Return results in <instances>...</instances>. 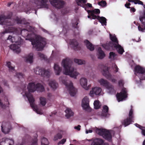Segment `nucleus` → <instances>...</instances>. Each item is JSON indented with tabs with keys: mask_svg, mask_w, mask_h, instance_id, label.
Wrapping results in <instances>:
<instances>
[{
	"mask_svg": "<svg viewBox=\"0 0 145 145\" xmlns=\"http://www.w3.org/2000/svg\"><path fill=\"white\" fill-rule=\"evenodd\" d=\"M72 61L71 59L66 58L63 60L61 64L64 68V74L69 75L71 77L75 79L78 75V73L74 71V67L72 66Z\"/></svg>",
	"mask_w": 145,
	"mask_h": 145,
	"instance_id": "f257e3e1",
	"label": "nucleus"
},
{
	"mask_svg": "<svg viewBox=\"0 0 145 145\" xmlns=\"http://www.w3.org/2000/svg\"><path fill=\"white\" fill-rule=\"evenodd\" d=\"M48 0H30L29 4L27 6L26 13H30L31 10L37 8L44 7L48 8V5L46 4Z\"/></svg>",
	"mask_w": 145,
	"mask_h": 145,
	"instance_id": "f03ea898",
	"label": "nucleus"
},
{
	"mask_svg": "<svg viewBox=\"0 0 145 145\" xmlns=\"http://www.w3.org/2000/svg\"><path fill=\"white\" fill-rule=\"evenodd\" d=\"M28 40L31 42L33 47L35 48L38 50H41L45 46L46 43L42 38H30Z\"/></svg>",
	"mask_w": 145,
	"mask_h": 145,
	"instance_id": "7ed1b4c3",
	"label": "nucleus"
},
{
	"mask_svg": "<svg viewBox=\"0 0 145 145\" xmlns=\"http://www.w3.org/2000/svg\"><path fill=\"white\" fill-rule=\"evenodd\" d=\"M96 132L99 135L109 141H111L112 137L114 134V132L113 130L104 129L97 128Z\"/></svg>",
	"mask_w": 145,
	"mask_h": 145,
	"instance_id": "20e7f679",
	"label": "nucleus"
},
{
	"mask_svg": "<svg viewBox=\"0 0 145 145\" xmlns=\"http://www.w3.org/2000/svg\"><path fill=\"white\" fill-rule=\"evenodd\" d=\"M25 95L27 98L30 103V105L33 110L36 111L37 113L40 114H42V112L38 108L37 106L35 105L34 102L35 99L33 97L31 92H33L34 91H24Z\"/></svg>",
	"mask_w": 145,
	"mask_h": 145,
	"instance_id": "39448f33",
	"label": "nucleus"
},
{
	"mask_svg": "<svg viewBox=\"0 0 145 145\" xmlns=\"http://www.w3.org/2000/svg\"><path fill=\"white\" fill-rule=\"evenodd\" d=\"M135 74L138 76L140 80H145V68L139 65H136L134 68Z\"/></svg>",
	"mask_w": 145,
	"mask_h": 145,
	"instance_id": "423d86ee",
	"label": "nucleus"
},
{
	"mask_svg": "<svg viewBox=\"0 0 145 145\" xmlns=\"http://www.w3.org/2000/svg\"><path fill=\"white\" fill-rule=\"evenodd\" d=\"M28 91H44V88L41 84H35L34 82H30L27 87Z\"/></svg>",
	"mask_w": 145,
	"mask_h": 145,
	"instance_id": "0eeeda50",
	"label": "nucleus"
},
{
	"mask_svg": "<svg viewBox=\"0 0 145 145\" xmlns=\"http://www.w3.org/2000/svg\"><path fill=\"white\" fill-rule=\"evenodd\" d=\"M87 0H76V1L77 5L80 6L84 8L88 12V18H91V10H89V9L91 8V4L88 3L87 4L86 3L87 2Z\"/></svg>",
	"mask_w": 145,
	"mask_h": 145,
	"instance_id": "6e6552de",
	"label": "nucleus"
},
{
	"mask_svg": "<svg viewBox=\"0 0 145 145\" xmlns=\"http://www.w3.org/2000/svg\"><path fill=\"white\" fill-rule=\"evenodd\" d=\"M51 4L56 8L60 9L63 7L65 2L60 0H49Z\"/></svg>",
	"mask_w": 145,
	"mask_h": 145,
	"instance_id": "1a4fd4ad",
	"label": "nucleus"
},
{
	"mask_svg": "<svg viewBox=\"0 0 145 145\" xmlns=\"http://www.w3.org/2000/svg\"><path fill=\"white\" fill-rule=\"evenodd\" d=\"M127 97V94L126 91H121L120 93H117L116 97L118 102L125 100Z\"/></svg>",
	"mask_w": 145,
	"mask_h": 145,
	"instance_id": "9d476101",
	"label": "nucleus"
},
{
	"mask_svg": "<svg viewBox=\"0 0 145 145\" xmlns=\"http://www.w3.org/2000/svg\"><path fill=\"white\" fill-rule=\"evenodd\" d=\"M133 114V110L131 109L129 111V118L124 120L122 123L124 125L125 127H126L129 125L131 123L134 122L133 119V116L132 115Z\"/></svg>",
	"mask_w": 145,
	"mask_h": 145,
	"instance_id": "9b49d317",
	"label": "nucleus"
},
{
	"mask_svg": "<svg viewBox=\"0 0 145 145\" xmlns=\"http://www.w3.org/2000/svg\"><path fill=\"white\" fill-rule=\"evenodd\" d=\"M35 71V73L37 74L41 75L43 77H48L50 76V72L48 70H45L44 69H41Z\"/></svg>",
	"mask_w": 145,
	"mask_h": 145,
	"instance_id": "f8f14e48",
	"label": "nucleus"
},
{
	"mask_svg": "<svg viewBox=\"0 0 145 145\" xmlns=\"http://www.w3.org/2000/svg\"><path fill=\"white\" fill-rule=\"evenodd\" d=\"M1 131L5 134H7L10 132L11 126L8 123L3 122L1 126Z\"/></svg>",
	"mask_w": 145,
	"mask_h": 145,
	"instance_id": "ddd939ff",
	"label": "nucleus"
},
{
	"mask_svg": "<svg viewBox=\"0 0 145 145\" xmlns=\"http://www.w3.org/2000/svg\"><path fill=\"white\" fill-rule=\"evenodd\" d=\"M99 82L101 85L105 86L108 89H112L113 88V86L106 80L101 79L99 80Z\"/></svg>",
	"mask_w": 145,
	"mask_h": 145,
	"instance_id": "4468645a",
	"label": "nucleus"
},
{
	"mask_svg": "<svg viewBox=\"0 0 145 145\" xmlns=\"http://www.w3.org/2000/svg\"><path fill=\"white\" fill-rule=\"evenodd\" d=\"M82 106L83 109L86 110L89 108V99L87 97H84L82 100Z\"/></svg>",
	"mask_w": 145,
	"mask_h": 145,
	"instance_id": "2eb2a0df",
	"label": "nucleus"
},
{
	"mask_svg": "<svg viewBox=\"0 0 145 145\" xmlns=\"http://www.w3.org/2000/svg\"><path fill=\"white\" fill-rule=\"evenodd\" d=\"M69 44L70 45L72 46L73 49L74 50H80L78 43L76 39H70L69 41Z\"/></svg>",
	"mask_w": 145,
	"mask_h": 145,
	"instance_id": "dca6fc26",
	"label": "nucleus"
},
{
	"mask_svg": "<svg viewBox=\"0 0 145 145\" xmlns=\"http://www.w3.org/2000/svg\"><path fill=\"white\" fill-rule=\"evenodd\" d=\"M62 82L65 86L69 91H75V88L73 86V84L72 82L68 83L65 80H62Z\"/></svg>",
	"mask_w": 145,
	"mask_h": 145,
	"instance_id": "f3484780",
	"label": "nucleus"
},
{
	"mask_svg": "<svg viewBox=\"0 0 145 145\" xmlns=\"http://www.w3.org/2000/svg\"><path fill=\"white\" fill-rule=\"evenodd\" d=\"M100 12V10L99 9H94L91 10V19H96L99 16L98 15Z\"/></svg>",
	"mask_w": 145,
	"mask_h": 145,
	"instance_id": "a211bd4d",
	"label": "nucleus"
},
{
	"mask_svg": "<svg viewBox=\"0 0 145 145\" xmlns=\"http://www.w3.org/2000/svg\"><path fill=\"white\" fill-rule=\"evenodd\" d=\"M12 16V14L11 13H8L7 16L4 14H2L0 15V24L2 25L5 24L4 22H2V21L6 19H10Z\"/></svg>",
	"mask_w": 145,
	"mask_h": 145,
	"instance_id": "6ab92c4d",
	"label": "nucleus"
},
{
	"mask_svg": "<svg viewBox=\"0 0 145 145\" xmlns=\"http://www.w3.org/2000/svg\"><path fill=\"white\" fill-rule=\"evenodd\" d=\"M102 46L105 49L107 50H112L114 48V45L113 44V42L111 41L106 43V44H103Z\"/></svg>",
	"mask_w": 145,
	"mask_h": 145,
	"instance_id": "aec40b11",
	"label": "nucleus"
},
{
	"mask_svg": "<svg viewBox=\"0 0 145 145\" xmlns=\"http://www.w3.org/2000/svg\"><path fill=\"white\" fill-rule=\"evenodd\" d=\"M91 145H103V140L99 138H96L91 140Z\"/></svg>",
	"mask_w": 145,
	"mask_h": 145,
	"instance_id": "412c9836",
	"label": "nucleus"
},
{
	"mask_svg": "<svg viewBox=\"0 0 145 145\" xmlns=\"http://www.w3.org/2000/svg\"><path fill=\"white\" fill-rule=\"evenodd\" d=\"M14 143V141L12 140L6 138L4 141H2L0 144V145H12Z\"/></svg>",
	"mask_w": 145,
	"mask_h": 145,
	"instance_id": "4be33fe9",
	"label": "nucleus"
},
{
	"mask_svg": "<svg viewBox=\"0 0 145 145\" xmlns=\"http://www.w3.org/2000/svg\"><path fill=\"white\" fill-rule=\"evenodd\" d=\"M54 68L56 74L57 75H59L62 70L61 68L57 63L54 64Z\"/></svg>",
	"mask_w": 145,
	"mask_h": 145,
	"instance_id": "5701e85b",
	"label": "nucleus"
},
{
	"mask_svg": "<svg viewBox=\"0 0 145 145\" xmlns=\"http://www.w3.org/2000/svg\"><path fill=\"white\" fill-rule=\"evenodd\" d=\"M10 48L11 49L14 51L17 54L19 53L20 51L19 46L16 44L10 45Z\"/></svg>",
	"mask_w": 145,
	"mask_h": 145,
	"instance_id": "b1692460",
	"label": "nucleus"
},
{
	"mask_svg": "<svg viewBox=\"0 0 145 145\" xmlns=\"http://www.w3.org/2000/svg\"><path fill=\"white\" fill-rule=\"evenodd\" d=\"M114 48L116 49L118 53L120 54H122L124 51L123 48L119 43L117 45L115 44Z\"/></svg>",
	"mask_w": 145,
	"mask_h": 145,
	"instance_id": "393cba45",
	"label": "nucleus"
},
{
	"mask_svg": "<svg viewBox=\"0 0 145 145\" xmlns=\"http://www.w3.org/2000/svg\"><path fill=\"white\" fill-rule=\"evenodd\" d=\"M103 75L107 79L110 80L111 78V75L109 73L108 68L103 70Z\"/></svg>",
	"mask_w": 145,
	"mask_h": 145,
	"instance_id": "a878e982",
	"label": "nucleus"
},
{
	"mask_svg": "<svg viewBox=\"0 0 145 145\" xmlns=\"http://www.w3.org/2000/svg\"><path fill=\"white\" fill-rule=\"evenodd\" d=\"M65 112L66 113L65 116L67 118L73 116L74 113L70 108H67L65 110Z\"/></svg>",
	"mask_w": 145,
	"mask_h": 145,
	"instance_id": "bb28decb",
	"label": "nucleus"
},
{
	"mask_svg": "<svg viewBox=\"0 0 145 145\" xmlns=\"http://www.w3.org/2000/svg\"><path fill=\"white\" fill-rule=\"evenodd\" d=\"M98 58L101 59H103L105 56V54L103 51L101 47H99L98 48Z\"/></svg>",
	"mask_w": 145,
	"mask_h": 145,
	"instance_id": "cd10ccee",
	"label": "nucleus"
},
{
	"mask_svg": "<svg viewBox=\"0 0 145 145\" xmlns=\"http://www.w3.org/2000/svg\"><path fill=\"white\" fill-rule=\"evenodd\" d=\"M49 85L54 89H56L58 87V84L55 80L50 81L49 83Z\"/></svg>",
	"mask_w": 145,
	"mask_h": 145,
	"instance_id": "c85d7f7f",
	"label": "nucleus"
},
{
	"mask_svg": "<svg viewBox=\"0 0 145 145\" xmlns=\"http://www.w3.org/2000/svg\"><path fill=\"white\" fill-rule=\"evenodd\" d=\"M110 39L112 41L111 42H113V44L114 46L115 44H118V41L115 36H112L111 34H110Z\"/></svg>",
	"mask_w": 145,
	"mask_h": 145,
	"instance_id": "c756f323",
	"label": "nucleus"
},
{
	"mask_svg": "<svg viewBox=\"0 0 145 145\" xmlns=\"http://www.w3.org/2000/svg\"><path fill=\"white\" fill-rule=\"evenodd\" d=\"M80 83L81 86L84 88L87 86V80L85 78H82L80 79Z\"/></svg>",
	"mask_w": 145,
	"mask_h": 145,
	"instance_id": "7c9ffc66",
	"label": "nucleus"
},
{
	"mask_svg": "<svg viewBox=\"0 0 145 145\" xmlns=\"http://www.w3.org/2000/svg\"><path fill=\"white\" fill-rule=\"evenodd\" d=\"M96 19L98 20L102 25L103 24H106V19L104 17L99 16Z\"/></svg>",
	"mask_w": 145,
	"mask_h": 145,
	"instance_id": "2f4dec72",
	"label": "nucleus"
},
{
	"mask_svg": "<svg viewBox=\"0 0 145 145\" xmlns=\"http://www.w3.org/2000/svg\"><path fill=\"white\" fill-rule=\"evenodd\" d=\"M33 56L32 54H30L26 57V62H29L30 63H32L33 62Z\"/></svg>",
	"mask_w": 145,
	"mask_h": 145,
	"instance_id": "473e14b6",
	"label": "nucleus"
},
{
	"mask_svg": "<svg viewBox=\"0 0 145 145\" xmlns=\"http://www.w3.org/2000/svg\"><path fill=\"white\" fill-rule=\"evenodd\" d=\"M108 110V107L106 105L104 106L103 108V112L102 114V116H106Z\"/></svg>",
	"mask_w": 145,
	"mask_h": 145,
	"instance_id": "72a5a7b5",
	"label": "nucleus"
},
{
	"mask_svg": "<svg viewBox=\"0 0 145 145\" xmlns=\"http://www.w3.org/2000/svg\"><path fill=\"white\" fill-rule=\"evenodd\" d=\"M41 145H48L49 142L48 139L43 137L41 140Z\"/></svg>",
	"mask_w": 145,
	"mask_h": 145,
	"instance_id": "f704fd0d",
	"label": "nucleus"
},
{
	"mask_svg": "<svg viewBox=\"0 0 145 145\" xmlns=\"http://www.w3.org/2000/svg\"><path fill=\"white\" fill-rule=\"evenodd\" d=\"M74 61L79 65H81L85 63V61L84 60L80 59H75Z\"/></svg>",
	"mask_w": 145,
	"mask_h": 145,
	"instance_id": "c9c22d12",
	"label": "nucleus"
},
{
	"mask_svg": "<svg viewBox=\"0 0 145 145\" xmlns=\"http://www.w3.org/2000/svg\"><path fill=\"white\" fill-rule=\"evenodd\" d=\"M21 34L24 35L25 36H27L29 37V34L28 31L25 29H23L21 32Z\"/></svg>",
	"mask_w": 145,
	"mask_h": 145,
	"instance_id": "e433bc0d",
	"label": "nucleus"
},
{
	"mask_svg": "<svg viewBox=\"0 0 145 145\" xmlns=\"http://www.w3.org/2000/svg\"><path fill=\"white\" fill-rule=\"evenodd\" d=\"M17 23L20 24H29V23L27 22L25 19H20L17 20Z\"/></svg>",
	"mask_w": 145,
	"mask_h": 145,
	"instance_id": "4c0bfd02",
	"label": "nucleus"
},
{
	"mask_svg": "<svg viewBox=\"0 0 145 145\" xmlns=\"http://www.w3.org/2000/svg\"><path fill=\"white\" fill-rule=\"evenodd\" d=\"M93 104L95 108L96 109L99 108L101 106L100 103L99 101L96 100L94 101Z\"/></svg>",
	"mask_w": 145,
	"mask_h": 145,
	"instance_id": "58836bf2",
	"label": "nucleus"
},
{
	"mask_svg": "<svg viewBox=\"0 0 145 145\" xmlns=\"http://www.w3.org/2000/svg\"><path fill=\"white\" fill-rule=\"evenodd\" d=\"M40 103L41 105L44 106L46 104V99L45 98L40 97Z\"/></svg>",
	"mask_w": 145,
	"mask_h": 145,
	"instance_id": "ea45409f",
	"label": "nucleus"
},
{
	"mask_svg": "<svg viewBox=\"0 0 145 145\" xmlns=\"http://www.w3.org/2000/svg\"><path fill=\"white\" fill-rule=\"evenodd\" d=\"M98 4L99 5L102 7H105L107 5V3L105 1L102 0L98 2Z\"/></svg>",
	"mask_w": 145,
	"mask_h": 145,
	"instance_id": "a19ab883",
	"label": "nucleus"
},
{
	"mask_svg": "<svg viewBox=\"0 0 145 145\" xmlns=\"http://www.w3.org/2000/svg\"><path fill=\"white\" fill-rule=\"evenodd\" d=\"M116 55L113 52H110L109 53V58L112 60H114L116 57Z\"/></svg>",
	"mask_w": 145,
	"mask_h": 145,
	"instance_id": "79ce46f5",
	"label": "nucleus"
},
{
	"mask_svg": "<svg viewBox=\"0 0 145 145\" xmlns=\"http://www.w3.org/2000/svg\"><path fill=\"white\" fill-rule=\"evenodd\" d=\"M93 92L92 93H91V97L93 96L94 95H102V93L103 91H92Z\"/></svg>",
	"mask_w": 145,
	"mask_h": 145,
	"instance_id": "37998d69",
	"label": "nucleus"
},
{
	"mask_svg": "<svg viewBox=\"0 0 145 145\" xmlns=\"http://www.w3.org/2000/svg\"><path fill=\"white\" fill-rule=\"evenodd\" d=\"M139 20L143 24H145V11L144 12L143 15L139 17Z\"/></svg>",
	"mask_w": 145,
	"mask_h": 145,
	"instance_id": "c03bdc74",
	"label": "nucleus"
},
{
	"mask_svg": "<svg viewBox=\"0 0 145 145\" xmlns=\"http://www.w3.org/2000/svg\"><path fill=\"white\" fill-rule=\"evenodd\" d=\"M84 42L86 45L87 48L91 51V43L87 40H86L84 41Z\"/></svg>",
	"mask_w": 145,
	"mask_h": 145,
	"instance_id": "a18cd8bd",
	"label": "nucleus"
},
{
	"mask_svg": "<svg viewBox=\"0 0 145 145\" xmlns=\"http://www.w3.org/2000/svg\"><path fill=\"white\" fill-rule=\"evenodd\" d=\"M7 65L8 68L9 70H14V67L11 66V63L10 62H7Z\"/></svg>",
	"mask_w": 145,
	"mask_h": 145,
	"instance_id": "49530a36",
	"label": "nucleus"
},
{
	"mask_svg": "<svg viewBox=\"0 0 145 145\" xmlns=\"http://www.w3.org/2000/svg\"><path fill=\"white\" fill-rule=\"evenodd\" d=\"M62 137V135L60 133H58L55 136L54 140H56L59 139L61 138Z\"/></svg>",
	"mask_w": 145,
	"mask_h": 145,
	"instance_id": "de8ad7c7",
	"label": "nucleus"
},
{
	"mask_svg": "<svg viewBox=\"0 0 145 145\" xmlns=\"http://www.w3.org/2000/svg\"><path fill=\"white\" fill-rule=\"evenodd\" d=\"M16 75L17 77L18 78H24V75L22 73L17 72L16 74Z\"/></svg>",
	"mask_w": 145,
	"mask_h": 145,
	"instance_id": "09e8293b",
	"label": "nucleus"
},
{
	"mask_svg": "<svg viewBox=\"0 0 145 145\" xmlns=\"http://www.w3.org/2000/svg\"><path fill=\"white\" fill-rule=\"evenodd\" d=\"M142 24L144 25V28L142 27L140 25H139L138 26V29L139 31H141L142 32H144V30H145V24H143L142 22H141Z\"/></svg>",
	"mask_w": 145,
	"mask_h": 145,
	"instance_id": "8fccbe9b",
	"label": "nucleus"
},
{
	"mask_svg": "<svg viewBox=\"0 0 145 145\" xmlns=\"http://www.w3.org/2000/svg\"><path fill=\"white\" fill-rule=\"evenodd\" d=\"M8 40H9L12 42H15L14 37H12L11 36L9 35L8 38Z\"/></svg>",
	"mask_w": 145,
	"mask_h": 145,
	"instance_id": "3c124183",
	"label": "nucleus"
},
{
	"mask_svg": "<svg viewBox=\"0 0 145 145\" xmlns=\"http://www.w3.org/2000/svg\"><path fill=\"white\" fill-rule=\"evenodd\" d=\"M37 138H35L33 140L31 145H37Z\"/></svg>",
	"mask_w": 145,
	"mask_h": 145,
	"instance_id": "603ef678",
	"label": "nucleus"
},
{
	"mask_svg": "<svg viewBox=\"0 0 145 145\" xmlns=\"http://www.w3.org/2000/svg\"><path fill=\"white\" fill-rule=\"evenodd\" d=\"M39 56L40 57L41 59H46V58L44 54L40 53L39 54Z\"/></svg>",
	"mask_w": 145,
	"mask_h": 145,
	"instance_id": "864d4df0",
	"label": "nucleus"
},
{
	"mask_svg": "<svg viewBox=\"0 0 145 145\" xmlns=\"http://www.w3.org/2000/svg\"><path fill=\"white\" fill-rule=\"evenodd\" d=\"M118 84L119 86L121 87H123L124 83L123 80H121L118 82Z\"/></svg>",
	"mask_w": 145,
	"mask_h": 145,
	"instance_id": "5fc2aeb1",
	"label": "nucleus"
},
{
	"mask_svg": "<svg viewBox=\"0 0 145 145\" xmlns=\"http://www.w3.org/2000/svg\"><path fill=\"white\" fill-rule=\"evenodd\" d=\"M69 93L71 96H75L76 94L77 91H69Z\"/></svg>",
	"mask_w": 145,
	"mask_h": 145,
	"instance_id": "6e6d98bb",
	"label": "nucleus"
},
{
	"mask_svg": "<svg viewBox=\"0 0 145 145\" xmlns=\"http://www.w3.org/2000/svg\"><path fill=\"white\" fill-rule=\"evenodd\" d=\"M112 67L114 70L115 69V71L116 72H117L118 71L119 69L116 64H114L113 65Z\"/></svg>",
	"mask_w": 145,
	"mask_h": 145,
	"instance_id": "4d7b16f0",
	"label": "nucleus"
},
{
	"mask_svg": "<svg viewBox=\"0 0 145 145\" xmlns=\"http://www.w3.org/2000/svg\"><path fill=\"white\" fill-rule=\"evenodd\" d=\"M66 139L63 138L58 142V144L59 145L60 144H64L66 142Z\"/></svg>",
	"mask_w": 145,
	"mask_h": 145,
	"instance_id": "13d9d810",
	"label": "nucleus"
},
{
	"mask_svg": "<svg viewBox=\"0 0 145 145\" xmlns=\"http://www.w3.org/2000/svg\"><path fill=\"white\" fill-rule=\"evenodd\" d=\"M134 3L135 4H138L141 5L143 6L144 5L143 2L142 1H140V0H137V1H135Z\"/></svg>",
	"mask_w": 145,
	"mask_h": 145,
	"instance_id": "bf43d9fd",
	"label": "nucleus"
},
{
	"mask_svg": "<svg viewBox=\"0 0 145 145\" xmlns=\"http://www.w3.org/2000/svg\"><path fill=\"white\" fill-rule=\"evenodd\" d=\"M0 106L1 108L4 109L6 107V105L3 104V103L1 102V100L0 99Z\"/></svg>",
	"mask_w": 145,
	"mask_h": 145,
	"instance_id": "052dcab7",
	"label": "nucleus"
},
{
	"mask_svg": "<svg viewBox=\"0 0 145 145\" xmlns=\"http://www.w3.org/2000/svg\"><path fill=\"white\" fill-rule=\"evenodd\" d=\"M101 91V89L99 87H95V88H92L91 89V91Z\"/></svg>",
	"mask_w": 145,
	"mask_h": 145,
	"instance_id": "680f3d73",
	"label": "nucleus"
},
{
	"mask_svg": "<svg viewBox=\"0 0 145 145\" xmlns=\"http://www.w3.org/2000/svg\"><path fill=\"white\" fill-rule=\"evenodd\" d=\"M107 93L109 95H115L116 93L115 91H107Z\"/></svg>",
	"mask_w": 145,
	"mask_h": 145,
	"instance_id": "e2e57ef3",
	"label": "nucleus"
},
{
	"mask_svg": "<svg viewBox=\"0 0 145 145\" xmlns=\"http://www.w3.org/2000/svg\"><path fill=\"white\" fill-rule=\"evenodd\" d=\"M131 5V4L130 3H126L125 5V7H126L127 8H130V7L129 6Z\"/></svg>",
	"mask_w": 145,
	"mask_h": 145,
	"instance_id": "0e129e2a",
	"label": "nucleus"
},
{
	"mask_svg": "<svg viewBox=\"0 0 145 145\" xmlns=\"http://www.w3.org/2000/svg\"><path fill=\"white\" fill-rule=\"evenodd\" d=\"M26 86L25 84H22L21 86L22 89L23 90L22 91H24L25 90V89L26 88Z\"/></svg>",
	"mask_w": 145,
	"mask_h": 145,
	"instance_id": "69168bd1",
	"label": "nucleus"
},
{
	"mask_svg": "<svg viewBox=\"0 0 145 145\" xmlns=\"http://www.w3.org/2000/svg\"><path fill=\"white\" fill-rule=\"evenodd\" d=\"M81 126L80 125H78L77 126L74 127V128L75 129L80 131V130Z\"/></svg>",
	"mask_w": 145,
	"mask_h": 145,
	"instance_id": "338daca9",
	"label": "nucleus"
},
{
	"mask_svg": "<svg viewBox=\"0 0 145 145\" xmlns=\"http://www.w3.org/2000/svg\"><path fill=\"white\" fill-rule=\"evenodd\" d=\"M78 23L76 22L75 23V24H73V26L75 28H77L78 25Z\"/></svg>",
	"mask_w": 145,
	"mask_h": 145,
	"instance_id": "774afa93",
	"label": "nucleus"
}]
</instances>
